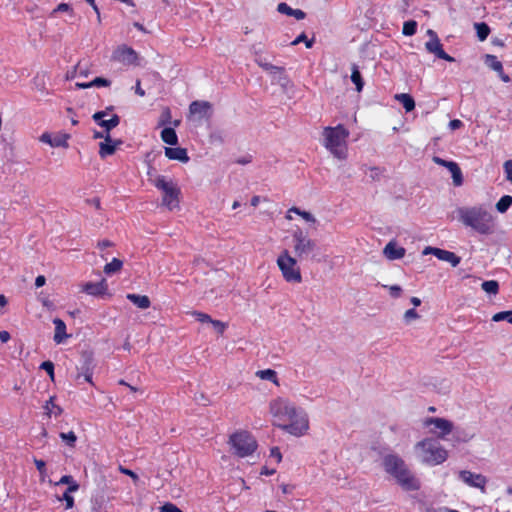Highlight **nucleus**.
Returning <instances> with one entry per match:
<instances>
[{
    "label": "nucleus",
    "mask_w": 512,
    "mask_h": 512,
    "mask_svg": "<svg viewBox=\"0 0 512 512\" xmlns=\"http://www.w3.org/2000/svg\"><path fill=\"white\" fill-rule=\"evenodd\" d=\"M301 42H305V45L307 48H311L313 45V40L307 39V36L305 35V33H302L298 37H296L295 40L291 44L297 45Z\"/></svg>",
    "instance_id": "nucleus-42"
},
{
    "label": "nucleus",
    "mask_w": 512,
    "mask_h": 512,
    "mask_svg": "<svg viewBox=\"0 0 512 512\" xmlns=\"http://www.w3.org/2000/svg\"><path fill=\"white\" fill-rule=\"evenodd\" d=\"M382 464L385 472L392 476L403 490L416 491L420 489L419 479L399 455L393 453L385 455Z\"/></svg>",
    "instance_id": "nucleus-3"
},
{
    "label": "nucleus",
    "mask_w": 512,
    "mask_h": 512,
    "mask_svg": "<svg viewBox=\"0 0 512 512\" xmlns=\"http://www.w3.org/2000/svg\"><path fill=\"white\" fill-rule=\"evenodd\" d=\"M106 117L105 111H97L92 115V119L102 128H104L106 134H110V131L117 127L120 123V117L117 114H113L110 119H104Z\"/></svg>",
    "instance_id": "nucleus-14"
},
{
    "label": "nucleus",
    "mask_w": 512,
    "mask_h": 512,
    "mask_svg": "<svg viewBox=\"0 0 512 512\" xmlns=\"http://www.w3.org/2000/svg\"><path fill=\"white\" fill-rule=\"evenodd\" d=\"M367 170L369 171V177L371 180L375 181V180H379L380 179V176H381V170L380 168L378 167H366L365 166V170L364 172L367 173Z\"/></svg>",
    "instance_id": "nucleus-41"
},
{
    "label": "nucleus",
    "mask_w": 512,
    "mask_h": 512,
    "mask_svg": "<svg viewBox=\"0 0 512 512\" xmlns=\"http://www.w3.org/2000/svg\"><path fill=\"white\" fill-rule=\"evenodd\" d=\"M416 31H417V22L416 21L409 20V21L404 22L402 33L405 36H412L416 33Z\"/></svg>",
    "instance_id": "nucleus-37"
},
{
    "label": "nucleus",
    "mask_w": 512,
    "mask_h": 512,
    "mask_svg": "<svg viewBox=\"0 0 512 512\" xmlns=\"http://www.w3.org/2000/svg\"><path fill=\"white\" fill-rule=\"evenodd\" d=\"M512 206V196L504 195L496 203V209L500 213H505Z\"/></svg>",
    "instance_id": "nucleus-32"
},
{
    "label": "nucleus",
    "mask_w": 512,
    "mask_h": 512,
    "mask_svg": "<svg viewBox=\"0 0 512 512\" xmlns=\"http://www.w3.org/2000/svg\"><path fill=\"white\" fill-rule=\"evenodd\" d=\"M211 109V104L207 101H193L189 106V111L192 115H198L200 118L208 117V112Z\"/></svg>",
    "instance_id": "nucleus-19"
},
{
    "label": "nucleus",
    "mask_w": 512,
    "mask_h": 512,
    "mask_svg": "<svg viewBox=\"0 0 512 512\" xmlns=\"http://www.w3.org/2000/svg\"><path fill=\"white\" fill-rule=\"evenodd\" d=\"M154 186L164 193L162 198L164 206L169 210L179 206L180 189L173 181H168L165 176L160 175L154 180Z\"/></svg>",
    "instance_id": "nucleus-9"
},
{
    "label": "nucleus",
    "mask_w": 512,
    "mask_h": 512,
    "mask_svg": "<svg viewBox=\"0 0 512 512\" xmlns=\"http://www.w3.org/2000/svg\"><path fill=\"white\" fill-rule=\"evenodd\" d=\"M485 64L495 72H502L503 65L495 55H485Z\"/></svg>",
    "instance_id": "nucleus-30"
},
{
    "label": "nucleus",
    "mask_w": 512,
    "mask_h": 512,
    "mask_svg": "<svg viewBox=\"0 0 512 512\" xmlns=\"http://www.w3.org/2000/svg\"><path fill=\"white\" fill-rule=\"evenodd\" d=\"M474 27H475L478 39L480 41L486 40L490 33L489 26L486 23L481 22V23H475Z\"/></svg>",
    "instance_id": "nucleus-33"
},
{
    "label": "nucleus",
    "mask_w": 512,
    "mask_h": 512,
    "mask_svg": "<svg viewBox=\"0 0 512 512\" xmlns=\"http://www.w3.org/2000/svg\"><path fill=\"white\" fill-rule=\"evenodd\" d=\"M165 156L170 160H178L183 163L189 161L187 150L181 147H165Z\"/></svg>",
    "instance_id": "nucleus-18"
},
{
    "label": "nucleus",
    "mask_w": 512,
    "mask_h": 512,
    "mask_svg": "<svg viewBox=\"0 0 512 512\" xmlns=\"http://www.w3.org/2000/svg\"><path fill=\"white\" fill-rule=\"evenodd\" d=\"M459 220L481 235H490L495 231V217L482 205L462 207L457 210Z\"/></svg>",
    "instance_id": "nucleus-2"
},
{
    "label": "nucleus",
    "mask_w": 512,
    "mask_h": 512,
    "mask_svg": "<svg viewBox=\"0 0 512 512\" xmlns=\"http://www.w3.org/2000/svg\"><path fill=\"white\" fill-rule=\"evenodd\" d=\"M83 376L85 381L92 383L93 370L92 367H85V369H81V373L78 375V378Z\"/></svg>",
    "instance_id": "nucleus-45"
},
{
    "label": "nucleus",
    "mask_w": 512,
    "mask_h": 512,
    "mask_svg": "<svg viewBox=\"0 0 512 512\" xmlns=\"http://www.w3.org/2000/svg\"><path fill=\"white\" fill-rule=\"evenodd\" d=\"M46 282V278L43 276V275H39L36 279H35V286L37 288L39 287H42Z\"/></svg>",
    "instance_id": "nucleus-63"
},
{
    "label": "nucleus",
    "mask_w": 512,
    "mask_h": 512,
    "mask_svg": "<svg viewBox=\"0 0 512 512\" xmlns=\"http://www.w3.org/2000/svg\"><path fill=\"white\" fill-rule=\"evenodd\" d=\"M463 126V123L462 121L458 120V119H454V120H451L449 122V127L452 129V130H456V129H459L460 127Z\"/></svg>",
    "instance_id": "nucleus-59"
},
{
    "label": "nucleus",
    "mask_w": 512,
    "mask_h": 512,
    "mask_svg": "<svg viewBox=\"0 0 512 512\" xmlns=\"http://www.w3.org/2000/svg\"><path fill=\"white\" fill-rule=\"evenodd\" d=\"M395 100L400 102L406 112H411L415 108V101L413 97L410 94L407 93H401L395 95Z\"/></svg>",
    "instance_id": "nucleus-26"
},
{
    "label": "nucleus",
    "mask_w": 512,
    "mask_h": 512,
    "mask_svg": "<svg viewBox=\"0 0 512 512\" xmlns=\"http://www.w3.org/2000/svg\"><path fill=\"white\" fill-rule=\"evenodd\" d=\"M228 443L233 449V453L240 458L252 455L258 447L254 436L245 430L231 434Z\"/></svg>",
    "instance_id": "nucleus-6"
},
{
    "label": "nucleus",
    "mask_w": 512,
    "mask_h": 512,
    "mask_svg": "<svg viewBox=\"0 0 512 512\" xmlns=\"http://www.w3.org/2000/svg\"><path fill=\"white\" fill-rule=\"evenodd\" d=\"M211 324L218 330L219 333H223L227 327V325L219 320H213Z\"/></svg>",
    "instance_id": "nucleus-55"
},
{
    "label": "nucleus",
    "mask_w": 512,
    "mask_h": 512,
    "mask_svg": "<svg viewBox=\"0 0 512 512\" xmlns=\"http://www.w3.org/2000/svg\"><path fill=\"white\" fill-rule=\"evenodd\" d=\"M53 323L55 325L54 341L57 344H59V343H61L64 340V338L67 337V334H66V324L60 318H55L53 320Z\"/></svg>",
    "instance_id": "nucleus-22"
},
{
    "label": "nucleus",
    "mask_w": 512,
    "mask_h": 512,
    "mask_svg": "<svg viewBox=\"0 0 512 512\" xmlns=\"http://www.w3.org/2000/svg\"><path fill=\"white\" fill-rule=\"evenodd\" d=\"M276 262L285 281L289 283H300L302 281V275L297 260L290 255L288 250L282 251Z\"/></svg>",
    "instance_id": "nucleus-8"
},
{
    "label": "nucleus",
    "mask_w": 512,
    "mask_h": 512,
    "mask_svg": "<svg viewBox=\"0 0 512 512\" xmlns=\"http://www.w3.org/2000/svg\"><path fill=\"white\" fill-rule=\"evenodd\" d=\"M70 136L68 134H57L53 137L52 147H68V140Z\"/></svg>",
    "instance_id": "nucleus-36"
},
{
    "label": "nucleus",
    "mask_w": 512,
    "mask_h": 512,
    "mask_svg": "<svg viewBox=\"0 0 512 512\" xmlns=\"http://www.w3.org/2000/svg\"><path fill=\"white\" fill-rule=\"evenodd\" d=\"M40 369H43L50 376L51 380H54V364L51 361H44L40 365Z\"/></svg>",
    "instance_id": "nucleus-40"
},
{
    "label": "nucleus",
    "mask_w": 512,
    "mask_h": 512,
    "mask_svg": "<svg viewBox=\"0 0 512 512\" xmlns=\"http://www.w3.org/2000/svg\"><path fill=\"white\" fill-rule=\"evenodd\" d=\"M66 11H72V9L70 8V6L66 3H61L59 4L54 10H53V14L56 13V12H66Z\"/></svg>",
    "instance_id": "nucleus-57"
},
{
    "label": "nucleus",
    "mask_w": 512,
    "mask_h": 512,
    "mask_svg": "<svg viewBox=\"0 0 512 512\" xmlns=\"http://www.w3.org/2000/svg\"><path fill=\"white\" fill-rule=\"evenodd\" d=\"M437 251H439V248H436V247H426L424 250H423V254L424 255H428V254H432L436 257V253Z\"/></svg>",
    "instance_id": "nucleus-61"
},
{
    "label": "nucleus",
    "mask_w": 512,
    "mask_h": 512,
    "mask_svg": "<svg viewBox=\"0 0 512 512\" xmlns=\"http://www.w3.org/2000/svg\"><path fill=\"white\" fill-rule=\"evenodd\" d=\"M82 357H83V363H82L81 369H85V367H92V370H93L94 364H93L92 356L88 353H84Z\"/></svg>",
    "instance_id": "nucleus-48"
},
{
    "label": "nucleus",
    "mask_w": 512,
    "mask_h": 512,
    "mask_svg": "<svg viewBox=\"0 0 512 512\" xmlns=\"http://www.w3.org/2000/svg\"><path fill=\"white\" fill-rule=\"evenodd\" d=\"M482 289L490 295H496L499 291V283L496 280H487L481 284Z\"/></svg>",
    "instance_id": "nucleus-35"
},
{
    "label": "nucleus",
    "mask_w": 512,
    "mask_h": 512,
    "mask_svg": "<svg viewBox=\"0 0 512 512\" xmlns=\"http://www.w3.org/2000/svg\"><path fill=\"white\" fill-rule=\"evenodd\" d=\"M277 10H278V12H280L282 14H286L288 16H293L297 20H302L306 16V14L303 10L293 9L288 4H286L284 2L278 4Z\"/></svg>",
    "instance_id": "nucleus-21"
},
{
    "label": "nucleus",
    "mask_w": 512,
    "mask_h": 512,
    "mask_svg": "<svg viewBox=\"0 0 512 512\" xmlns=\"http://www.w3.org/2000/svg\"><path fill=\"white\" fill-rule=\"evenodd\" d=\"M292 240L294 244V252L299 259H316V252L318 251V246L315 240L311 239L306 233H304L299 228L293 232Z\"/></svg>",
    "instance_id": "nucleus-7"
},
{
    "label": "nucleus",
    "mask_w": 512,
    "mask_h": 512,
    "mask_svg": "<svg viewBox=\"0 0 512 512\" xmlns=\"http://www.w3.org/2000/svg\"><path fill=\"white\" fill-rule=\"evenodd\" d=\"M72 492L65 491L62 499L66 502V509H71L74 506V498Z\"/></svg>",
    "instance_id": "nucleus-49"
},
{
    "label": "nucleus",
    "mask_w": 512,
    "mask_h": 512,
    "mask_svg": "<svg viewBox=\"0 0 512 512\" xmlns=\"http://www.w3.org/2000/svg\"><path fill=\"white\" fill-rule=\"evenodd\" d=\"M458 476L466 485L481 489L482 492H485L487 478L484 475L468 470H461L459 471Z\"/></svg>",
    "instance_id": "nucleus-12"
},
{
    "label": "nucleus",
    "mask_w": 512,
    "mask_h": 512,
    "mask_svg": "<svg viewBox=\"0 0 512 512\" xmlns=\"http://www.w3.org/2000/svg\"><path fill=\"white\" fill-rule=\"evenodd\" d=\"M161 512H182L175 504L167 502L160 507Z\"/></svg>",
    "instance_id": "nucleus-47"
},
{
    "label": "nucleus",
    "mask_w": 512,
    "mask_h": 512,
    "mask_svg": "<svg viewBox=\"0 0 512 512\" xmlns=\"http://www.w3.org/2000/svg\"><path fill=\"white\" fill-rule=\"evenodd\" d=\"M351 81L355 84L356 90L361 92L364 86V81L356 64H353L351 68Z\"/></svg>",
    "instance_id": "nucleus-27"
},
{
    "label": "nucleus",
    "mask_w": 512,
    "mask_h": 512,
    "mask_svg": "<svg viewBox=\"0 0 512 512\" xmlns=\"http://www.w3.org/2000/svg\"><path fill=\"white\" fill-rule=\"evenodd\" d=\"M60 438L62 439L63 442L66 443V445H68L69 447H74L75 446V443L77 441V436L76 434L73 432V431H69L67 433L65 432H61L60 433Z\"/></svg>",
    "instance_id": "nucleus-38"
},
{
    "label": "nucleus",
    "mask_w": 512,
    "mask_h": 512,
    "mask_svg": "<svg viewBox=\"0 0 512 512\" xmlns=\"http://www.w3.org/2000/svg\"><path fill=\"white\" fill-rule=\"evenodd\" d=\"M270 412L274 417L284 422L278 426L293 436H302L309 429L307 414L287 399L277 398L271 401Z\"/></svg>",
    "instance_id": "nucleus-1"
},
{
    "label": "nucleus",
    "mask_w": 512,
    "mask_h": 512,
    "mask_svg": "<svg viewBox=\"0 0 512 512\" xmlns=\"http://www.w3.org/2000/svg\"><path fill=\"white\" fill-rule=\"evenodd\" d=\"M126 297L129 301H131L140 309H147L151 305L150 299L146 295L127 294Z\"/></svg>",
    "instance_id": "nucleus-23"
},
{
    "label": "nucleus",
    "mask_w": 512,
    "mask_h": 512,
    "mask_svg": "<svg viewBox=\"0 0 512 512\" xmlns=\"http://www.w3.org/2000/svg\"><path fill=\"white\" fill-rule=\"evenodd\" d=\"M44 409L46 410L47 415H54L55 417L60 416L63 412L62 408L54 403V397H50L49 400L46 401Z\"/></svg>",
    "instance_id": "nucleus-28"
},
{
    "label": "nucleus",
    "mask_w": 512,
    "mask_h": 512,
    "mask_svg": "<svg viewBox=\"0 0 512 512\" xmlns=\"http://www.w3.org/2000/svg\"><path fill=\"white\" fill-rule=\"evenodd\" d=\"M447 169L450 171L455 186H460L463 183V175L460 167L456 162L450 161L447 165Z\"/></svg>",
    "instance_id": "nucleus-24"
},
{
    "label": "nucleus",
    "mask_w": 512,
    "mask_h": 512,
    "mask_svg": "<svg viewBox=\"0 0 512 512\" xmlns=\"http://www.w3.org/2000/svg\"><path fill=\"white\" fill-rule=\"evenodd\" d=\"M97 246L99 249L104 250L105 248L112 246V242L107 239H104L99 241Z\"/></svg>",
    "instance_id": "nucleus-60"
},
{
    "label": "nucleus",
    "mask_w": 512,
    "mask_h": 512,
    "mask_svg": "<svg viewBox=\"0 0 512 512\" xmlns=\"http://www.w3.org/2000/svg\"><path fill=\"white\" fill-rule=\"evenodd\" d=\"M122 143L121 140L113 141L110 134L105 135V140L99 144V155L101 158L113 155L117 147Z\"/></svg>",
    "instance_id": "nucleus-16"
},
{
    "label": "nucleus",
    "mask_w": 512,
    "mask_h": 512,
    "mask_svg": "<svg viewBox=\"0 0 512 512\" xmlns=\"http://www.w3.org/2000/svg\"><path fill=\"white\" fill-rule=\"evenodd\" d=\"M161 139L164 143L174 146L178 143V136L174 128L166 127L161 131Z\"/></svg>",
    "instance_id": "nucleus-25"
},
{
    "label": "nucleus",
    "mask_w": 512,
    "mask_h": 512,
    "mask_svg": "<svg viewBox=\"0 0 512 512\" xmlns=\"http://www.w3.org/2000/svg\"><path fill=\"white\" fill-rule=\"evenodd\" d=\"M349 134L342 124L325 127L322 133L323 145L335 158L344 160L348 154L347 138Z\"/></svg>",
    "instance_id": "nucleus-4"
},
{
    "label": "nucleus",
    "mask_w": 512,
    "mask_h": 512,
    "mask_svg": "<svg viewBox=\"0 0 512 512\" xmlns=\"http://www.w3.org/2000/svg\"><path fill=\"white\" fill-rule=\"evenodd\" d=\"M417 318H419V315H418L417 311L414 308L408 309L405 312V314H404V319H405L406 322H410V321L415 320Z\"/></svg>",
    "instance_id": "nucleus-50"
},
{
    "label": "nucleus",
    "mask_w": 512,
    "mask_h": 512,
    "mask_svg": "<svg viewBox=\"0 0 512 512\" xmlns=\"http://www.w3.org/2000/svg\"><path fill=\"white\" fill-rule=\"evenodd\" d=\"M270 457L274 458L277 463H280L282 460V455L278 447H272L270 450Z\"/></svg>",
    "instance_id": "nucleus-52"
},
{
    "label": "nucleus",
    "mask_w": 512,
    "mask_h": 512,
    "mask_svg": "<svg viewBox=\"0 0 512 512\" xmlns=\"http://www.w3.org/2000/svg\"><path fill=\"white\" fill-rule=\"evenodd\" d=\"M415 449L419 453L420 460L430 466L439 465L448 457L447 451L437 440L432 438H427L418 442Z\"/></svg>",
    "instance_id": "nucleus-5"
},
{
    "label": "nucleus",
    "mask_w": 512,
    "mask_h": 512,
    "mask_svg": "<svg viewBox=\"0 0 512 512\" xmlns=\"http://www.w3.org/2000/svg\"><path fill=\"white\" fill-rule=\"evenodd\" d=\"M113 59L125 65H133L136 64L138 55L133 48L122 45L114 51Z\"/></svg>",
    "instance_id": "nucleus-13"
},
{
    "label": "nucleus",
    "mask_w": 512,
    "mask_h": 512,
    "mask_svg": "<svg viewBox=\"0 0 512 512\" xmlns=\"http://www.w3.org/2000/svg\"><path fill=\"white\" fill-rule=\"evenodd\" d=\"M390 295L394 298H398L401 295L402 289L398 285H392L389 287Z\"/></svg>",
    "instance_id": "nucleus-54"
},
{
    "label": "nucleus",
    "mask_w": 512,
    "mask_h": 512,
    "mask_svg": "<svg viewBox=\"0 0 512 512\" xmlns=\"http://www.w3.org/2000/svg\"><path fill=\"white\" fill-rule=\"evenodd\" d=\"M436 257L439 260L450 263L453 267L458 266L461 261V258L457 256L455 253L440 248L439 251H437L436 253Z\"/></svg>",
    "instance_id": "nucleus-20"
},
{
    "label": "nucleus",
    "mask_w": 512,
    "mask_h": 512,
    "mask_svg": "<svg viewBox=\"0 0 512 512\" xmlns=\"http://www.w3.org/2000/svg\"><path fill=\"white\" fill-rule=\"evenodd\" d=\"M111 82L108 79L102 78V77H96L94 80L91 81V87H108L110 86Z\"/></svg>",
    "instance_id": "nucleus-44"
},
{
    "label": "nucleus",
    "mask_w": 512,
    "mask_h": 512,
    "mask_svg": "<svg viewBox=\"0 0 512 512\" xmlns=\"http://www.w3.org/2000/svg\"><path fill=\"white\" fill-rule=\"evenodd\" d=\"M506 320L508 323L512 324V311H501L493 315L492 321L500 322Z\"/></svg>",
    "instance_id": "nucleus-39"
},
{
    "label": "nucleus",
    "mask_w": 512,
    "mask_h": 512,
    "mask_svg": "<svg viewBox=\"0 0 512 512\" xmlns=\"http://www.w3.org/2000/svg\"><path fill=\"white\" fill-rule=\"evenodd\" d=\"M118 470H119L122 474H124V475H127V476L131 477V478H132V480H133V482H134L135 484L138 482L139 477H138V475H137L135 472H133L132 470H130V469H128V468H125V467H124V466H122V465H119Z\"/></svg>",
    "instance_id": "nucleus-43"
},
{
    "label": "nucleus",
    "mask_w": 512,
    "mask_h": 512,
    "mask_svg": "<svg viewBox=\"0 0 512 512\" xmlns=\"http://www.w3.org/2000/svg\"><path fill=\"white\" fill-rule=\"evenodd\" d=\"M40 141L49 144L52 147L53 137L49 133L45 132L40 136Z\"/></svg>",
    "instance_id": "nucleus-56"
},
{
    "label": "nucleus",
    "mask_w": 512,
    "mask_h": 512,
    "mask_svg": "<svg viewBox=\"0 0 512 512\" xmlns=\"http://www.w3.org/2000/svg\"><path fill=\"white\" fill-rule=\"evenodd\" d=\"M405 248L398 246L395 241H390L383 249L384 256L389 260H398L405 256Z\"/></svg>",
    "instance_id": "nucleus-17"
},
{
    "label": "nucleus",
    "mask_w": 512,
    "mask_h": 512,
    "mask_svg": "<svg viewBox=\"0 0 512 512\" xmlns=\"http://www.w3.org/2000/svg\"><path fill=\"white\" fill-rule=\"evenodd\" d=\"M256 375L262 380H268L275 384L278 383L277 373L272 369L259 370Z\"/></svg>",
    "instance_id": "nucleus-34"
},
{
    "label": "nucleus",
    "mask_w": 512,
    "mask_h": 512,
    "mask_svg": "<svg viewBox=\"0 0 512 512\" xmlns=\"http://www.w3.org/2000/svg\"><path fill=\"white\" fill-rule=\"evenodd\" d=\"M108 285L105 279L99 282H87L83 285L82 291L92 296H103L107 293Z\"/></svg>",
    "instance_id": "nucleus-15"
},
{
    "label": "nucleus",
    "mask_w": 512,
    "mask_h": 512,
    "mask_svg": "<svg viewBox=\"0 0 512 512\" xmlns=\"http://www.w3.org/2000/svg\"><path fill=\"white\" fill-rule=\"evenodd\" d=\"M506 179L512 183V160H507L503 165Z\"/></svg>",
    "instance_id": "nucleus-46"
},
{
    "label": "nucleus",
    "mask_w": 512,
    "mask_h": 512,
    "mask_svg": "<svg viewBox=\"0 0 512 512\" xmlns=\"http://www.w3.org/2000/svg\"><path fill=\"white\" fill-rule=\"evenodd\" d=\"M304 220L308 221V222H316V219L315 217L310 213V212H307V211H303L300 215Z\"/></svg>",
    "instance_id": "nucleus-58"
},
{
    "label": "nucleus",
    "mask_w": 512,
    "mask_h": 512,
    "mask_svg": "<svg viewBox=\"0 0 512 512\" xmlns=\"http://www.w3.org/2000/svg\"><path fill=\"white\" fill-rule=\"evenodd\" d=\"M426 427L433 426L431 433L444 438L453 431V423L445 418L429 417L424 421Z\"/></svg>",
    "instance_id": "nucleus-11"
},
{
    "label": "nucleus",
    "mask_w": 512,
    "mask_h": 512,
    "mask_svg": "<svg viewBox=\"0 0 512 512\" xmlns=\"http://www.w3.org/2000/svg\"><path fill=\"white\" fill-rule=\"evenodd\" d=\"M67 484L68 488L66 491L68 492H76L79 489V484L73 479L71 475H63L60 480L56 483V485H64Z\"/></svg>",
    "instance_id": "nucleus-29"
},
{
    "label": "nucleus",
    "mask_w": 512,
    "mask_h": 512,
    "mask_svg": "<svg viewBox=\"0 0 512 512\" xmlns=\"http://www.w3.org/2000/svg\"><path fill=\"white\" fill-rule=\"evenodd\" d=\"M34 464L39 473L44 474L46 472V463L41 459H34Z\"/></svg>",
    "instance_id": "nucleus-53"
},
{
    "label": "nucleus",
    "mask_w": 512,
    "mask_h": 512,
    "mask_svg": "<svg viewBox=\"0 0 512 512\" xmlns=\"http://www.w3.org/2000/svg\"><path fill=\"white\" fill-rule=\"evenodd\" d=\"M427 35L429 36V40L425 43V49L427 50V52L435 55V57H437L439 59H442V60H445L448 62L455 61V59L452 56H450L449 54H447L444 51L443 45H442L437 33L434 30L428 29Z\"/></svg>",
    "instance_id": "nucleus-10"
},
{
    "label": "nucleus",
    "mask_w": 512,
    "mask_h": 512,
    "mask_svg": "<svg viewBox=\"0 0 512 512\" xmlns=\"http://www.w3.org/2000/svg\"><path fill=\"white\" fill-rule=\"evenodd\" d=\"M123 262L118 258H113L111 262L104 266V272L107 275H112L121 270Z\"/></svg>",
    "instance_id": "nucleus-31"
},
{
    "label": "nucleus",
    "mask_w": 512,
    "mask_h": 512,
    "mask_svg": "<svg viewBox=\"0 0 512 512\" xmlns=\"http://www.w3.org/2000/svg\"><path fill=\"white\" fill-rule=\"evenodd\" d=\"M433 161H434L436 164H438V165H440V166H444V167H446V168H447L448 163L450 162V161L444 160V159H442V158H440V157H438V156H434V157H433Z\"/></svg>",
    "instance_id": "nucleus-62"
},
{
    "label": "nucleus",
    "mask_w": 512,
    "mask_h": 512,
    "mask_svg": "<svg viewBox=\"0 0 512 512\" xmlns=\"http://www.w3.org/2000/svg\"><path fill=\"white\" fill-rule=\"evenodd\" d=\"M10 339V334L7 331H0V340L3 343L8 342Z\"/></svg>",
    "instance_id": "nucleus-64"
},
{
    "label": "nucleus",
    "mask_w": 512,
    "mask_h": 512,
    "mask_svg": "<svg viewBox=\"0 0 512 512\" xmlns=\"http://www.w3.org/2000/svg\"><path fill=\"white\" fill-rule=\"evenodd\" d=\"M194 315L196 316V319L199 322H202V323H206V322L211 323L212 322V318L206 313L195 312Z\"/></svg>",
    "instance_id": "nucleus-51"
}]
</instances>
